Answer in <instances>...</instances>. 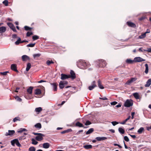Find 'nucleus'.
Segmentation results:
<instances>
[{
  "instance_id": "obj_1",
  "label": "nucleus",
  "mask_w": 151,
  "mask_h": 151,
  "mask_svg": "<svg viewBox=\"0 0 151 151\" xmlns=\"http://www.w3.org/2000/svg\"><path fill=\"white\" fill-rule=\"evenodd\" d=\"M78 67L80 68L85 69L89 66V64L83 60H80L77 63Z\"/></svg>"
},
{
  "instance_id": "obj_2",
  "label": "nucleus",
  "mask_w": 151,
  "mask_h": 151,
  "mask_svg": "<svg viewBox=\"0 0 151 151\" xmlns=\"http://www.w3.org/2000/svg\"><path fill=\"white\" fill-rule=\"evenodd\" d=\"M96 62L99 63L98 65L99 67L104 68L106 65V63L105 61L104 60H99Z\"/></svg>"
},
{
  "instance_id": "obj_3",
  "label": "nucleus",
  "mask_w": 151,
  "mask_h": 151,
  "mask_svg": "<svg viewBox=\"0 0 151 151\" xmlns=\"http://www.w3.org/2000/svg\"><path fill=\"white\" fill-rule=\"evenodd\" d=\"M133 101L132 99H127L124 102V106L125 107H129L133 105Z\"/></svg>"
},
{
  "instance_id": "obj_4",
  "label": "nucleus",
  "mask_w": 151,
  "mask_h": 151,
  "mask_svg": "<svg viewBox=\"0 0 151 151\" xmlns=\"http://www.w3.org/2000/svg\"><path fill=\"white\" fill-rule=\"evenodd\" d=\"M11 143L12 145L13 146H14L15 144H16V145L19 147H21V145L19 143V140L17 139H15L11 140Z\"/></svg>"
},
{
  "instance_id": "obj_5",
  "label": "nucleus",
  "mask_w": 151,
  "mask_h": 151,
  "mask_svg": "<svg viewBox=\"0 0 151 151\" xmlns=\"http://www.w3.org/2000/svg\"><path fill=\"white\" fill-rule=\"evenodd\" d=\"M77 78L76 79V84L77 85L78 87V88L77 91L76 90V91L80 90L81 86H82V83L81 81H80V78H78V76H77L76 75V78Z\"/></svg>"
},
{
  "instance_id": "obj_6",
  "label": "nucleus",
  "mask_w": 151,
  "mask_h": 151,
  "mask_svg": "<svg viewBox=\"0 0 151 151\" xmlns=\"http://www.w3.org/2000/svg\"><path fill=\"white\" fill-rule=\"evenodd\" d=\"M136 78H131L130 79L128 80L125 83V84L127 85H130L133 82L136 81L137 80Z\"/></svg>"
},
{
  "instance_id": "obj_7",
  "label": "nucleus",
  "mask_w": 151,
  "mask_h": 151,
  "mask_svg": "<svg viewBox=\"0 0 151 151\" xmlns=\"http://www.w3.org/2000/svg\"><path fill=\"white\" fill-rule=\"evenodd\" d=\"M70 75L68 74L69 78H70L72 80L76 78V74L73 70H71L70 72Z\"/></svg>"
},
{
  "instance_id": "obj_8",
  "label": "nucleus",
  "mask_w": 151,
  "mask_h": 151,
  "mask_svg": "<svg viewBox=\"0 0 151 151\" xmlns=\"http://www.w3.org/2000/svg\"><path fill=\"white\" fill-rule=\"evenodd\" d=\"M96 86V81H93L92 82L91 85L89 86L88 87V88L90 90H91Z\"/></svg>"
},
{
  "instance_id": "obj_9",
  "label": "nucleus",
  "mask_w": 151,
  "mask_h": 151,
  "mask_svg": "<svg viewBox=\"0 0 151 151\" xmlns=\"http://www.w3.org/2000/svg\"><path fill=\"white\" fill-rule=\"evenodd\" d=\"M50 85L52 86L53 89L54 91H56L57 90V86L58 84L57 83H50Z\"/></svg>"
},
{
  "instance_id": "obj_10",
  "label": "nucleus",
  "mask_w": 151,
  "mask_h": 151,
  "mask_svg": "<svg viewBox=\"0 0 151 151\" xmlns=\"http://www.w3.org/2000/svg\"><path fill=\"white\" fill-rule=\"evenodd\" d=\"M134 62H140L142 61H144L145 60L141 57H137L134 58Z\"/></svg>"
},
{
  "instance_id": "obj_11",
  "label": "nucleus",
  "mask_w": 151,
  "mask_h": 151,
  "mask_svg": "<svg viewBox=\"0 0 151 151\" xmlns=\"http://www.w3.org/2000/svg\"><path fill=\"white\" fill-rule=\"evenodd\" d=\"M15 133V131L14 130H9L8 132H6L5 134V135L6 136H12L13 134H14Z\"/></svg>"
},
{
  "instance_id": "obj_12",
  "label": "nucleus",
  "mask_w": 151,
  "mask_h": 151,
  "mask_svg": "<svg viewBox=\"0 0 151 151\" xmlns=\"http://www.w3.org/2000/svg\"><path fill=\"white\" fill-rule=\"evenodd\" d=\"M60 76L61 79L62 80H64L65 79L69 78V76L68 75L62 73L61 74Z\"/></svg>"
},
{
  "instance_id": "obj_13",
  "label": "nucleus",
  "mask_w": 151,
  "mask_h": 151,
  "mask_svg": "<svg viewBox=\"0 0 151 151\" xmlns=\"http://www.w3.org/2000/svg\"><path fill=\"white\" fill-rule=\"evenodd\" d=\"M127 24L129 27L133 28H135L136 27V25L135 24L130 22H127Z\"/></svg>"
},
{
  "instance_id": "obj_14",
  "label": "nucleus",
  "mask_w": 151,
  "mask_h": 151,
  "mask_svg": "<svg viewBox=\"0 0 151 151\" xmlns=\"http://www.w3.org/2000/svg\"><path fill=\"white\" fill-rule=\"evenodd\" d=\"M11 69L15 72H18V70L17 69V66L15 64H12L11 66Z\"/></svg>"
},
{
  "instance_id": "obj_15",
  "label": "nucleus",
  "mask_w": 151,
  "mask_h": 151,
  "mask_svg": "<svg viewBox=\"0 0 151 151\" xmlns=\"http://www.w3.org/2000/svg\"><path fill=\"white\" fill-rule=\"evenodd\" d=\"M22 60L23 61H25L27 60H29V57L27 55H24L22 57Z\"/></svg>"
},
{
  "instance_id": "obj_16",
  "label": "nucleus",
  "mask_w": 151,
  "mask_h": 151,
  "mask_svg": "<svg viewBox=\"0 0 151 151\" xmlns=\"http://www.w3.org/2000/svg\"><path fill=\"white\" fill-rule=\"evenodd\" d=\"M96 139L98 141L105 140L107 139V138L105 137H97L96 138Z\"/></svg>"
},
{
  "instance_id": "obj_17",
  "label": "nucleus",
  "mask_w": 151,
  "mask_h": 151,
  "mask_svg": "<svg viewBox=\"0 0 151 151\" xmlns=\"http://www.w3.org/2000/svg\"><path fill=\"white\" fill-rule=\"evenodd\" d=\"M43 136L38 135L35 137V139L38 141H40L43 139V137H44L45 135L43 134Z\"/></svg>"
},
{
  "instance_id": "obj_18",
  "label": "nucleus",
  "mask_w": 151,
  "mask_h": 151,
  "mask_svg": "<svg viewBox=\"0 0 151 151\" xmlns=\"http://www.w3.org/2000/svg\"><path fill=\"white\" fill-rule=\"evenodd\" d=\"M6 29L5 27L2 26L0 27V33L2 34L5 32Z\"/></svg>"
},
{
  "instance_id": "obj_19",
  "label": "nucleus",
  "mask_w": 151,
  "mask_h": 151,
  "mask_svg": "<svg viewBox=\"0 0 151 151\" xmlns=\"http://www.w3.org/2000/svg\"><path fill=\"white\" fill-rule=\"evenodd\" d=\"M98 87L101 89H103L104 87L101 84V82L100 80H99L98 81Z\"/></svg>"
},
{
  "instance_id": "obj_20",
  "label": "nucleus",
  "mask_w": 151,
  "mask_h": 151,
  "mask_svg": "<svg viewBox=\"0 0 151 151\" xmlns=\"http://www.w3.org/2000/svg\"><path fill=\"white\" fill-rule=\"evenodd\" d=\"M50 144L47 142L43 144V147L45 149H47L49 147Z\"/></svg>"
},
{
  "instance_id": "obj_21",
  "label": "nucleus",
  "mask_w": 151,
  "mask_h": 151,
  "mask_svg": "<svg viewBox=\"0 0 151 151\" xmlns=\"http://www.w3.org/2000/svg\"><path fill=\"white\" fill-rule=\"evenodd\" d=\"M151 84V79H149L146 82V84L145 85V87H148Z\"/></svg>"
},
{
  "instance_id": "obj_22",
  "label": "nucleus",
  "mask_w": 151,
  "mask_h": 151,
  "mask_svg": "<svg viewBox=\"0 0 151 151\" xmlns=\"http://www.w3.org/2000/svg\"><path fill=\"white\" fill-rule=\"evenodd\" d=\"M134 62V60H132L130 59H127L126 61V62L127 63L129 64H132Z\"/></svg>"
},
{
  "instance_id": "obj_23",
  "label": "nucleus",
  "mask_w": 151,
  "mask_h": 151,
  "mask_svg": "<svg viewBox=\"0 0 151 151\" xmlns=\"http://www.w3.org/2000/svg\"><path fill=\"white\" fill-rule=\"evenodd\" d=\"M83 147L86 150L91 149L92 147V145H85Z\"/></svg>"
},
{
  "instance_id": "obj_24",
  "label": "nucleus",
  "mask_w": 151,
  "mask_h": 151,
  "mask_svg": "<svg viewBox=\"0 0 151 151\" xmlns=\"http://www.w3.org/2000/svg\"><path fill=\"white\" fill-rule=\"evenodd\" d=\"M33 89V87L32 86L29 87L27 89V92L30 94H31L32 93V91Z\"/></svg>"
},
{
  "instance_id": "obj_25",
  "label": "nucleus",
  "mask_w": 151,
  "mask_h": 151,
  "mask_svg": "<svg viewBox=\"0 0 151 151\" xmlns=\"http://www.w3.org/2000/svg\"><path fill=\"white\" fill-rule=\"evenodd\" d=\"M31 67V64L29 63H27V67L26 68V70L27 71H28Z\"/></svg>"
},
{
  "instance_id": "obj_26",
  "label": "nucleus",
  "mask_w": 151,
  "mask_h": 151,
  "mask_svg": "<svg viewBox=\"0 0 151 151\" xmlns=\"http://www.w3.org/2000/svg\"><path fill=\"white\" fill-rule=\"evenodd\" d=\"M94 131V129L93 128L90 129L86 133V134H88L92 133Z\"/></svg>"
},
{
  "instance_id": "obj_27",
  "label": "nucleus",
  "mask_w": 151,
  "mask_h": 151,
  "mask_svg": "<svg viewBox=\"0 0 151 151\" xmlns=\"http://www.w3.org/2000/svg\"><path fill=\"white\" fill-rule=\"evenodd\" d=\"M59 88L61 89L63 88L64 87L65 85L63 83V81H61L59 83Z\"/></svg>"
},
{
  "instance_id": "obj_28",
  "label": "nucleus",
  "mask_w": 151,
  "mask_h": 151,
  "mask_svg": "<svg viewBox=\"0 0 151 151\" xmlns=\"http://www.w3.org/2000/svg\"><path fill=\"white\" fill-rule=\"evenodd\" d=\"M41 91L39 89H37L35 91V94L36 95H38L41 94Z\"/></svg>"
},
{
  "instance_id": "obj_29",
  "label": "nucleus",
  "mask_w": 151,
  "mask_h": 151,
  "mask_svg": "<svg viewBox=\"0 0 151 151\" xmlns=\"http://www.w3.org/2000/svg\"><path fill=\"white\" fill-rule=\"evenodd\" d=\"M35 127L37 128L40 129L42 127L40 123H37L35 125Z\"/></svg>"
},
{
  "instance_id": "obj_30",
  "label": "nucleus",
  "mask_w": 151,
  "mask_h": 151,
  "mask_svg": "<svg viewBox=\"0 0 151 151\" xmlns=\"http://www.w3.org/2000/svg\"><path fill=\"white\" fill-rule=\"evenodd\" d=\"M20 119V118L19 116L16 117L13 119V121L14 122H15L18 121H19L21 120Z\"/></svg>"
},
{
  "instance_id": "obj_31",
  "label": "nucleus",
  "mask_w": 151,
  "mask_h": 151,
  "mask_svg": "<svg viewBox=\"0 0 151 151\" xmlns=\"http://www.w3.org/2000/svg\"><path fill=\"white\" fill-rule=\"evenodd\" d=\"M133 95L136 99H139V95L137 93H134Z\"/></svg>"
},
{
  "instance_id": "obj_32",
  "label": "nucleus",
  "mask_w": 151,
  "mask_h": 151,
  "mask_svg": "<svg viewBox=\"0 0 151 151\" xmlns=\"http://www.w3.org/2000/svg\"><path fill=\"white\" fill-rule=\"evenodd\" d=\"M144 130V128L143 127H141L138 130L137 132L139 134H141Z\"/></svg>"
},
{
  "instance_id": "obj_33",
  "label": "nucleus",
  "mask_w": 151,
  "mask_h": 151,
  "mask_svg": "<svg viewBox=\"0 0 151 151\" xmlns=\"http://www.w3.org/2000/svg\"><path fill=\"white\" fill-rule=\"evenodd\" d=\"M131 116H129L126 119H125L123 122H121L120 123L121 124H125L126 122L129 120Z\"/></svg>"
},
{
  "instance_id": "obj_34",
  "label": "nucleus",
  "mask_w": 151,
  "mask_h": 151,
  "mask_svg": "<svg viewBox=\"0 0 151 151\" xmlns=\"http://www.w3.org/2000/svg\"><path fill=\"white\" fill-rule=\"evenodd\" d=\"M145 73L146 74H147L148 72V65L147 64H146L145 65Z\"/></svg>"
},
{
  "instance_id": "obj_35",
  "label": "nucleus",
  "mask_w": 151,
  "mask_h": 151,
  "mask_svg": "<svg viewBox=\"0 0 151 151\" xmlns=\"http://www.w3.org/2000/svg\"><path fill=\"white\" fill-rule=\"evenodd\" d=\"M119 132L122 134H124V130L121 127H119L118 129Z\"/></svg>"
},
{
  "instance_id": "obj_36",
  "label": "nucleus",
  "mask_w": 151,
  "mask_h": 151,
  "mask_svg": "<svg viewBox=\"0 0 151 151\" xmlns=\"http://www.w3.org/2000/svg\"><path fill=\"white\" fill-rule=\"evenodd\" d=\"M21 41H21V38L20 37H19L18 38L16 42H15V44L16 45H18L19 43H21Z\"/></svg>"
},
{
  "instance_id": "obj_37",
  "label": "nucleus",
  "mask_w": 151,
  "mask_h": 151,
  "mask_svg": "<svg viewBox=\"0 0 151 151\" xmlns=\"http://www.w3.org/2000/svg\"><path fill=\"white\" fill-rule=\"evenodd\" d=\"M42 110V109L41 107L37 108L35 109V111L36 112H40Z\"/></svg>"
},
{
  "instance_id": "obj_38",
  "label": "nucleus",
  "mask_w": 151,
  "mask_h": 151,
  "mask_svg": "<svg viewBox=\"0 0 151 151\" xmlns=\"http://www.w3.org/2000/svg\"><path fill=\"white\" fill-rule=\"evenodd\" d=\"M32 142V144L34 145H36L38 143V142L36 141L35 139L34 138H32L31 139Z\"/></svg>"
},
{
  "instance_id": "obj_39",
  "label": "nucleus",
  "mask_w": 151,
  "mask_h": 151,
  "mask_svg": "<svg viewBox=\"0 0 151 151\" xmlns=\"http://www.w3.org/2000/svg\"><path fill=\"white\" fill-rule=\"evenodd\" d=\"M76 126H78L79 127H83V124L78 122H76Z\"/></svg>"
},
{
  "instance_id": "obj_40",
  "label": "nucleus",
  "mask_w": 151,
  "mask_h": 151,
  "mask_svg": "<svg viewBox=\"0 0 151 151\" xmlns=\"http://www.w3.org/2000/svg\"><path fill=\"white\" fill-rule=\"evenodd\" d=\"M146 36V34L144 33L142 34L141 35H140L139 37V39H143Z\"/></svg>"
},
{
  "instance_id": "obj_41",
  "label": "nucleus",
  "mask_w": 151,
  "mask_h": 151,
  "mask_svg": "<svg viewBox=\"0 0 151 151\" xmlns=\"http://www.w3.org/2000/svg\"><path fill=\"white\" fill-rule=\"evenodd\" d=\"M71 131H72V130H71V129H68L67 130H64V131L61 132V133L62 134H65L66 133L68 132H70Z\"/></svg>"
},
{
  "instance_id": "obj_42",
  "label": "nucleus",
  "mask_w": 151,
  "mask_h": 151,
  "mask_svg": "<svg viewBox=\"0 0 151 151\" xmlns=\"http://www.w3.org/2000/svg\"><path fill=\"white\" fill-rule=\"evenodd\" d=\"M33 40L35 41V40H38L39 39V37L37 35H34L32 36V37Z\"/></svg>"
},
{
  "instance_id": "obj_43",
  "label": "nucleus",
  "mask_w": 151,
  "mask_h": 151,
  "mask_svg": "<svg viewBox=\"0 0 151 151\" xmlns=\"http://www.w3.org/2000/svg\"><path fill=\"white\" fill-rule=\"evenodd\" d=\"M41 55V54L40 53L35 54H33V57L34 58H36L40 57Z\"/></svg>"
},
{
  "instance_id": "obj_44",
  "label": "nucleus",
  "mask_w": 151,
  "mask_h": 151,
  "mask_svg": "<svg viewBox=\"0 0 151 151\" xmlns=\"http://www.w3.org/2000/svg\"><path fill=\"white\" fill-rule=\"evenodd\" d=\"M24 28L25 30L26 31L30 30L32 29V28L29 27L27 26H25L24 27Z\"/></svg>"
},
{
  "instance_id": "obj_45",
  "label": "nucleus",
  "mask_w": 151,
  "mask_h": 151,
  "mask_svg": "<svg viewBox=\"0 0 151 151\" xmlns=\"http://www.w3.org/2000/svg\"><path fill=\"white\" fill-rule=\"evenodd\" d=\"M7 24L11 29L14 26L13 24L11 22L7 23Z\"/></svg>"
},
{
  "instance_id": "obj_46",
  "label": "nucleus",
  "mask_w": 151,
  "mask_h": 151,
  "mask_svg": "<svg viewBox=\"0 0 151 151\" xmlns=\"http://www.w3.org/2000/svg\"><path fill=\"white\" fill-rule=\"evenodd\" d=\"M54 63V62L52 60L50 61L49 60H47L46 61V64L48 65H49L51 64H53Z\"/></svg>"
},
{
  "instance_id": "obj_47",
  "label": "nucleus",
  "mask_w": 151,
  "mask_h": 151,
  "mask_svg": "<svg viewBox=\"0 0 151 151\" xmlns=\"http://www.w3.org/2000/svg\"><path fill=\"white\" fill-rule=\"evenodd\" d=\"M15 99L17 101L19 102H21L22 101V99L19 98L18 96H16L15 97Z\"/></svg>"
},
{
  "instance_id": "obj_48",
  "label": "nucleus",
  "mask_w": 151,
  "mask_h": 151,
  "mask_svg": "<svg viewBox=\"0 0 151 151\" xmlns=\"http://www.w3.org/2000/svg\"><path fill=\"white\" fill-rule=\"evenodd\" d=\"M35 43H30L29 44H28L27 45V46L28 47H33L35 46Z\"/></svg>"
},
{
  "instance_id": "obj_49",
  "label": "nucleus",
  "mask_w": 151,
  "mask_h": 151,
  "mask_svg": "<svg viewBox=\"0 0 151 151\" xmlns=\"http://www.w3.org/2000/svg\"><path fill=\"white\" fill-rule=\"evenodd\" d=\"M35 148L34 147H31L29 149V151H35Z\"/></svg>"
},
{
  "instance_id": "obj_50",
  "label": "nucleus",
  "mask_w": 151,
  "mask_h": 151,
  "mask_svg": "<svg viewBox=\"0 0 151 151\" xmlns=\"http://www.w3.org/2000/svg\"><path fill=\"white\" fill-rule=\"evenodd\" d=\"M33 34V32H28L27 33V36L29 37L31 35Z\"/></svg>"
},
{
  "instance_id": "obj_51",
  "label": "nucleus",
  "mask_w": 151,
  "mask_h": 151,
  "mask_svg": "<svg viewBox=\"0 0 151 151\" xmlns=\"http://www.w3.org/2000/svg\"><path fill=\"white\" fill-rule=\"evenodd\" d=\"M91 124V122L89 121V120H87L86 122L85 123V125H86L87 126Z\"/></svg>"
},
{
  "instance_id": "obj_52",
  "label": "nucleus",
  "mask_w": 151,
  "mask_h": 151,
  "mask_svg": "<svg viewBox=\"0 0 151 151\" xmlns=\"http://www.w3.org/2000/svg\"><path fill=\"white\" fill-rule=\"evenodd\" d=\"M3 3L6 6H7L8 5V1L7 0H5L3 1Z\"/></svg>"
},
{
  "instance_id": "obj_53",
  "label": "nucleus",
  "mask_w": 151,
  "mask_h": 151,
  "mask_svg": "<svg viewBox=\"0 0 151 151\" xmlns=\"http://www.w3.org/2000/svg\"><path fill=\"white\" fill-rule=\"evenodd\" d=\"M32 134H34L35 135L43 136V134L41 133H35V132H33L32 133Z\"/></svg>"
},
{
  "instance_id": "obj_54",
  "label": "nucleus",
  "mask_w": 151,
  "mask_h": 151,
  "mask_svg": "<svg viewBox=\"0 0 151 151\" xmlns=\"http://www.w3.org/2000/svg\"><path fill=\"white\" fill-rule=\"evenodd\" d=\"M9 73L8 71H6L4 72H1L0 73L3 75L6 76L7 75V73Z\"/></svg>"
},
{
  "instance_id": "obj_55",
  "label": "nucleus",
  "mask_w": 151,
  "mask_h": 151,
  "mask_svg": "<svg viewBox=\"0 0 151 151\" xmlns=\"http://www.w3.org/2000/svg\"><path fill=\"white\" fill-rule=\"evenodd\" d=\"M124 139L125 141L127 142H128L129 141V138L127 136H125L124 137Z\"/></svg>"
},
{
  "instance_id": "obj_56",
  "label": "nucleus",
  "mask_w": 151,
  "mask_h": 151,
  "mask_svg": "<svg viewBox=\"0 0 151 151\" xmlns=\"http://www.w3.org/2000/svg\"><path fill=\"white\" fill-rule=\"evenodd\" d=\"M111 123H112V125L114 126H115V125L119 123L118 122H117L116 121L112 122H111Z\"/></svg>"
},
{
  "instance_id": "obj_57",
  "label": "nucleus",
  "mask_w": 151,
  "mask_h": 151,
  "mask_svg": "<svg viewBox=\"0 0 151 151\" xmlns=\"http://www.w3.org/2000/svg\"><path fill=\"white\" fill-rule=\"evenodd\" d=\"M145 19V16H142L139 19V20L140 21H141Z\"/></svg>"
},
{
  "instance_id": "obj_58",
  "label": "nucleus",
  "mask_w": 151,
  "mask_h": 151,
  "mask_svg": "<svg viewBox=\"0 0 151 151\" xmlns=\"http://www.w3.org/2000/svg\"><path fill=\"white\" fill-rule=\"evenodd\" d=\"M134 129V127L131 128H129L126 130V131L127 132H129L130 130H132Z\"/></svg>"
},
{
  "instance_id": "obj_59",
  "label": "nucleus",
  "mask_w": 151,
  "mask_h": 151,
  "mask_svg": "<svg viewBox=\"0 0 151 151\" xmlns=\"http://www.w3.org/2000/svg\"><path fill=\"white\" fill-rule=\"evenodd\" d=\"M23 131V130L22 129V128H20L17 131V132L19 133H22Z\"/></svg>"
},
{
  "instance_id": "obj_60",
  "label": "nucleus",
  "mask_w": 151,
  "mask_h": 151,
  "mask_svg": "<svg viewBox=\"0 0 151 151\" xmlns=\"http://www.w3.org/2000/svg\"><path fill=\"white\" fill-rule=\"evenodd\" d=\"M99 99H101L103 100H107L108 99L107 98L105 97H104L103 98L100 97Z\"/></svg>"
},
{
  "instance_id": "obj_61",
  "label": "nucleus",
  "mask_w": 151,
  "mask_h": 151,
  "mask_svg": "<svg viewBox=\"0 0 151 151\" xmlns=\"http://www.w3.org/2000/svg\"><path fill=\"white\" fill-rule=\"evenodd\" d=\"M117 103V102L116 101H113L111 103V105H116Z\"/></svg>"
},
{
  "instance_id": "obj_62",
  "label": "nucleus",
  "mask_w": 151,
  "mask_h": 151,
  "mask_svg": "<svg viewBox=\"0 0 151 151\" xmlns=\"http://www.w3.org/2000/svg\"><path fill=\"white\" fill-rule=\"evenodd\" d=\"M11 29H12L13 32H17V31L14 26L13 28H12Z\"/></svg>"
},
{
  "instance_id": "obj_63",
  "label": "nucleus",
  "mask_w": 151,
  "mask_h": 151,
  "mask_svg": "<svg viewBox=\"0 0 151 151\" xmlns=\"http://www.w3.org/2000/svg\"><path fill=\"white\" fill-rule=\"evenodd\" d=\"M17 36L16 34H14L12 35V38L13 39L17 38Z\"/></svg>"
},
{
  "instance_id": "obj_64",
  "label": "nucleus",
  "mask_w": 151,
  "mask_h": 151,
  "mask_svg": "<svg viewBox=\"0 0 151 151\" xmlns=\"http://www.w3.org/2000/svg\"><path fill=\"white\" fill-rule=\"evenodd\" d=\"M114 145L115 146H118V147L120 148H122V147L120 146V145H118V144H114Z\"/></svg>"
}]
</instances>
